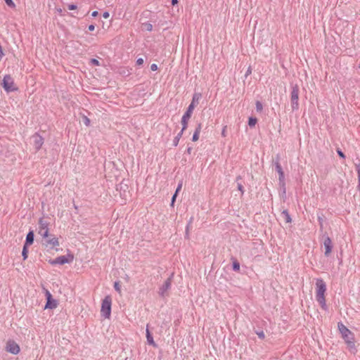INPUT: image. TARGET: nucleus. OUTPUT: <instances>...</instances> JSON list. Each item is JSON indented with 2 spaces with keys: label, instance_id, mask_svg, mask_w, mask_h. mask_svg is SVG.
Masks as SVG:
<instances>
[{
  "label": "nucleus",
  "instance_id": "obj_1",
  "mask_svg": "<svg viewBox=\"0 0 360 360\" xmlns=\"http://www.w3.org/2000/svg\"><path fill=\"white\" fill-rule=\"evenodd\" d=\"M326 286L324 281L321 278L316 279V298L322 308L326 307L325 292Z\"/></svg>",
  "mask_w": 360,
  "mask_h": 360
},
{
  "label": "nucleus",
  "instance_id": "obj_2",
  "mask_svg": "<svg viewBox=\"0 0 360 360\" xmlns=\"http://www.w3.org/2000/svg\"><path fill=\"white\" fill-rule=\"evenodd\" d=\"M338 330H340L342 338L345 340L346 344L350 348L354 347V334L343 324L338 323Z\"/></svg>",
  "mask_w": 360,
  "mask_h": 360
},
{
  "label": "nucleus",
  "instance_id": "obj_3",
  "mask_svg": "<svg viewBox=\"0 0 360 360\" xmlns=\"http://www.w3.org/2000/svg\"><path fill=\"white\" fill-rule=\"evenodd\" d=\"M198 97H196L195 95L193 98L191 103L189 105L186 112L182 116L181 118V124H182V131L186 130L188 127V120L191 118L193 110L195 108L196 104L198 103Z\"/></svg>",
  "mask_w": 360,
  "mask_h": 360
},
{
  "label": "nucleus",
  "instance_id": "obj_4",
  "mask_svg": "<svg viewBox=\"0 0 360 360\" xmlns=\"http://www.w3.org/2000/svg\"><path fill=\"white\" fill-rule=\"evenodd\" d=\"M112 300L110 295H106L102 300L101 307V315L105 319H109L111 316Z\"/></svg>",
  "mask_w": 360,
  "mask_h": 360
},
{
  "label": "nucleus",
  "instance_id": "obj_5",
  "mask_svg": "<svg viewBox=\"0 0 360 360\" xmlns=\"http://www.w3.org/2000/svg\"><path fill=\"white\" fill-rule=\"evenodd\" d=\"M60 243L58 240V238L53 236L49 239H47L45 240V242L43 243V245L44 246L45 249L47 251L55 250V251H58V247L59 246Z\"/></svg>",
  "mask_w": 360,
  "mask_h": 360
},
{
  "label": "nucleus",
  "instance_id": "obj_6",
  "mask_svg": "<svg viewBox=\"0 0 360 360\" xmlns=\"http://www.w3.org/2000/svg\"><path fill=\"white\" fill-rule=\"evenodd\" d=\"M74 260V256L72 254H68V255H63L58 257L53 260L49 261V263L52 265L56 264H65L66 263H70Z\"/></svg>",
  "mask_w": 360,
  "mask_h": 360
},
{
  "label": "nucleus",
  "instance_id": "obj_7",
  "mask_svg": "<svg viewBox=\"0 0 360 360\" xmlns=\"http://www.w3.org/2000/svg\"><path fill=\"white\" fill-rule=\"evenodd\" d=\"M6 351L12 354H18L20 352V347L18 343L13 340H8L6 343Z\"/></svg>",
  "mask_w": 360,
  "mask_h": 360
},
{
  "label": "nucleus",
  "instance_id": "obj_8",
  "mask_svg": "<svg viewBox=\"0 0 360 360\" xmlns=\"http://www.w3.org/2000/svg\"><path fill=\"white\" fill-rule=\"evenodd\" d=\"M3 87L7 92L15 91L18 89L14 86V82L11 75H5L3 79Z\"/></svg>",
  "mask_w": 360,
  "mask_h": 360
},
{
  "label": "nucleus",
  "instance_id": "obj_9",
  "mask_svg": "<svg viewBox=\"0 0 360 360\" xmlns=\"http://www.w3.org/2000/svg\"><path fill=\"white\" fill-rule=\"evenodd\" d=\"M290 100L292 109L293 110H297L299 108V88L297 86H295L292 88L290 95Z\"/></svg>",
  "mask_w": 360,
  "mask_h": 360
},
{
  "label": "nucleus",
  "instance_id": "obj_10",
  "mask_svg": "<svg viewBox=\"0 0 360 360\" xmlns=\"http://www.w3.org/2000/svg\"><path fill=\"white\" fill-rule=\"evenodd\" d=\"M45 295L46 297V303L44 307V309H52L56 308L58 306V302L56 300H54L53 298L52 295L48 290H46Z\"/></svg>",
  "mask_w": 360,
  "mask_h": 360
},
{
  "label": "nucleus",
  "instance_id": "obj_11",
  "mask_svg": "<svg viewBox=\"0 0 360 360\" xmlns=\"http://www.w3.org/2000/svg\"><path fill=\"white\" fill-rule=\"evenodd\" d=\"M39 233L42 236L43 238L49 237V229L48 228V224L44 221L42 219L39 220Z\"/></svg>",
  "mask_w": 360,
  "mask_h": 360
},
{
  "label": "nucleus",
  "instance_id": "obj_12",
  "mask_svg": "<svg viewBox=\"0 0 360 360\" xmlns=\"http://www.w3.org/2000/svg\"><path fill=\"white\" fill-rule=\"evenodd\" d=\"M325 248V255L328 256L332 251V241L329 237H327L323 242Z\"/></svg>",
  "mask_w": 360,
  "mask_h": 360
},
{
  "label": "nucleus",
  "instance_id": "obj_13",
  "mask_svg": "<svg viewBox=\"0 0 360 360\" xmlns=\"http://www.w3.org/2000/svg\"><path fill=\"white\" fill-rule=\"evenodd\" d=\"M170 286H171V281L169 279H167L160 290V294L162 296H164L166 294L167 291L169 289Z\"/></svg>",
  "mask_w": 360,
  "mask_h": 360
},
{
  "label": "nucleus",
  "instance_id": "obj_14",
  "mask_svg": "<svg viewBox=\"0 0 360 360\" xmlns=\"http://www.w3.org/2000/svg\"><path fill=\"white\" fill-rule=\"evenodd\" d=\"M34 241V233L32 231H30L26 236V242L25 245H30L33 243Z\"/></svg>",
  "mask_w": 360,
  "mask_h": 360
},
{
  "label": "nucleus",
  "instance_id": "obj_15",
  "mask_svg": "<svg viewBox=\"0 0 360 360\" xmlns=\"http://www.w3.org/2000/svg\"><path fill=\"white\" fill-rule=\"evenodd\" d=\"M200 129H201V125L199 124L198 127L195 129V131L193 135V137H192L193 141H197L199 139Z\"/></svg>",
  "mask_w": 360,
  "mask_h": 360
},
{
  "label": "nucleus",
  "instance_id": "obj_16",
  "mask_svg": "<svg viewBox=\"0 0 360 360\" xmlns=\"http://www.w3.org/2000/svg\"><path fill=\"white\" fill-rule=\"evenodd\" d=\"M146 338H147V341H148V344H150L154 347L156 346V345L153 340V338L148 328L146 329Z\"/></svg>",
  "mask_w": 360,
  "mask_h": 360
},
{
  "label": "nucleus",
  "instance_id": "obj_17",
  "mask_svg": "<svg viewBox=\"0 0 360 360\" xmlns=\"http://www.w3.org/2000/svg\"><path fill=\"white\" fill-rule=\"evenodd\" d=\"M257 122V119L255 117H250L248 120V124L250 127H254Z\"/></svg>",
  "mask_w": 360,
  "mask_h": 360
},
{
  "label": "nucleus",
  "instance_id": "obj_18",
  "mask_svg": "<svg viewBox=\"0 0 360 360\" xmlns=\"http://www.w3.org/2000/svg\"><path fill=\"white\" fill-rule=\"evenodd\" d=\"M22 255L23 257L24 260L27 259V258L28 257V250H27V245H24V246H23Z\"/></svg>",
  "mask_w": 360,
  "mask_h": 360
},
{
  "label": "nucleus",
  "instance_id": "obj_19",
  "mask_svg": "<svg viewBox=\"0 0 360 360\" xmlns=\"http://www.w3.org/2000/svg\"><path fill=\"white\" fill-rule=\"evenodd\" d=\"M36 143L37 145V148L39 149L41 148V146H42V143H43L42 138L40 137V136H37V140H36Z\"/></svg>",
  "mask_w": 360,
  "mask_h": 360
},
{
  "label": "nucleus",
  "instance_id": "obj_20",
  "mask_svg": "<svg viewBox=\"0 0 360 360\" xmlns=\"http://www.w3.org/2000/svg\"><path fill=\"white\" fill-rule=\"evenodd\" d=\"M183 132H184V131H181V132H180V133H179V134L176 137H175V139H174V145L175 146L178 145L179 141V139H180V138H181V135H182Z\"/></svg>",
  "mask_w": 360,
  "mask_h": 360
},
{
  "label": "nucleus",
  "instance_id": "obj_21",
  "mask_svg": "<svg viewBox=\"0 0 360 360\" xmlns=\"http://www.w3.org/2000/svg\"><path fill=\"white\" fill-rule=\"evenodd\" d=\"M143 26H144L145 29L148 32H151L153 30V25L150 22L145 23L143 25Z\"/></svg>",
  "mask_w": 360,
  "mask_h": 360
},
{
  "label": "nucleus",
  "instance_id": "obj_22",
  "mask_svg": "<svg viewBox=\"0 0 360 360\" xmlns=\"http://www.w3.org/2000/svg\"><path fill=\"white\" fill-rule=\"evenodd\" d=\"M114 288L117 292H118L120 294L121 293V286H120V282H118V281L115 282Z\"/></svg>",
  "mask_w": 360,
  "mask_h": 360
},
{
  "label": "nucleus",
  "instance_id": "obj_23",
  "mask_svg": "<svg viewBox=\"0 0 360 360\" xmlns=\"http://www.w3.org/2000/svg\"><path fill=\"white\" fill-rule=\"evenodd\" d=\"M255 105L258 112H261L263 110V105L260 101H257Z\"/></svg>",
  "mask_w": 360,
  "mask_h": 360
},
{
  "label": "nucleus",
  "instance_id": "obj_24",
  "mask_svg": "<svg viewBox=\"0 0 360 360\" xmlns=\"http://www.w3.org/2000/svg\"><path fill=\"white\" fill-rule=\"evenodd\" d=\"M6 4L11 7V8H14L15 6V4H14V2L13 1V0H4Z\"/></svg>",
  "mask_w": 360,
  "mask_h": 360
},
{
  "label": "nucleus",
  "instance_id": "obj_25",
  "mask_svg": "<svg viewBox=\"0 0 360 360\" xmlns=\"http://www.w3.org/2000/svg\"><path fill=\"white\" fill-rule=\"evenodd\" d=\"M233 268L235 271H238L240 270V264L238 262H234L233 264Z\"/></svg>",
  "mask_w": 360,
  "mask_h": 360
},
{
  "label": "nucleus",
  "instance_id": "obj_26",
  "mask_svg": "<svg viewBox=\"0 0 360 360\" xmlns=\"http://www.w3.org/2000/svg\"><path fill=\"white\" fill-rule=\"evenodd\" d=\"M91 63L94 65H100V63H99V61L97 60V59H95V58H93L91 60Z\"/></svg>",
  "mask_w": 360,
  "mask_h": 360
},
{
  "label": "nucleus",
  "instance_id": "obj_27",
  "mask_svg": "<svg viewBox=\"0 0 360 360\" xmlns=\"http://www.w3.org/2000/svg\"><path fill=\"white\" fill-rule=\"evenodd\" d=\"M277 169H278V172L280 174V179L283 178V172L282 171L281 167L279 165H278Z\"/></svg>",
  "mask_w": 360,
  "mask_h": 360
},
{
  "label": "nucleus",
  "instance_id": "obj_28",
  "mask_svg": "<svg viewBox=\"0 0 360 360\" xmlns=\"http://www.w3.org/2000/svg\"><path fill=\"white\" fill-rule=\"evenodd\" d=\"M226 126H224L222 129V131H221V136L223 137H226Z\"/></svg>",
  "mask_w": 360,
  "mask_h": 360
},
{
  "label": "nucleus",
  "instance_id": "obj_29",
  "mask_svg": "<svg viewBox=\"0 0 360 360\" xmlns=\"http://www.w3.org/2000/svg\"><path fill=\"white\" fill-rule=\"evenodd\" d=\"M257 334L259 336V338H261V339H264L265 338V335H264V333L263 331L257 333Z\"/></svg>",
  "mask_w": 360,
  "mask_h": 360
},
{
  "label": "nucleus",
  "instance_id": "obj_30",
  "mask_svg": "<svg viewBox=\"0 0 360 360\" xmlns=\"http://www.w3.org/2000/svg\"><path fill=\"white\" fill-rule=\"evenodd\" d=\"M143 62H144V61H143V58H138V59H137V60H136V64H137L138 65H143Z\"/></svg>",
  "mask_w": 360,
  "mask_h": 360
},
{
  "label": "nucleus",
  "instance_id": "obj_31",
  "mask_svg": "<svg viewBox=\"0 0 360 360\" xmlns=\"http://www.w3.org/2000/svg\"><path fill=\"white\" fill-rule=\"evenodd\" d=\"M77 6L75 5V4H70L68 6V9L70 10V11H72V10H76L77 9Z\"/></svg>",
  "mask_w": 360,
  "mask_h": 360
},
{
  "label": "nucleus",
  "instance_id": "obj_32",
  "mask_svg": "<svg viewBox=\"0 0 360 360\" xmlns=\"http://www.w3.org/2000/svg\"><path fill=\"white\" fill-rule=\"evenodd\" d=\"M150 70L152 71H156L158 70V65L156 64H155V63L152 64L150 65Z\"/></svg>",
  "mask_w": 360,
  "mask_h": 360
},
{
  "label": "nucleus",
  "instance_id": "obj_33",
  "mask_svg": "<svg viewBox=\"0 0 360 360\" xmlns=\"http://www.w3.org/2000/svg\"><path fill=\"white\" fill-rule=\"evenodd\" d=\"M84 124L86 126L90 124V120L87 117H84Z\"/></svg>",
  "mask_w": 360,
  "mask_h": 360
},
{
  "label": "nucleus",
  "instance_id": "obj_34",
  "mask_svg": "<svg viewBox=\"0 0 360 360\" xmlns=\"http://www.w3.org/2000/svg\"><path fill=\"white\" fill-rule=\"evenodd\" d=\"M176 195L177 194L176 193H174V195H173L172 198V203H171V205L173 206L174 205V203L176 200Z\"/></svg>",
  "mask_w": 360,
  "mask_h": 360
},
{
  "label": "nucleus",
  "instance_id": "obj_35",
  "mask_svg": "<svg viewBox=\"0 0 360 360\" xmlns=\"http://www.w3.org/2000/svg\"><path fill=\"white\" fill-rule=\"evenodd\" d=\"M109 16H110V13H109L108 12H107V11H106V12H104V13H103V17L104 18H105V19L108 18H109Z\"/></svg>",
  "mask_w": 360,
  "mask_h": 360
},
{
  "label": "nucleus",
  "instance_id": "obj_36",
  "mask_svg": "<svg viewBox=\"0 0 360 360\" xmlns=\"http://www.w3.org/2000/svg\"><path fill=\"white\" fill-rule=\"evenodd\" d=\"M338 154L339 155V156L342 158H345V156L344 155V153L341 151V150H338Z\"/></svg>",
  "mask_w": 360,
  "mask_h": 360
},
{
  "label": "nucleus",
  "instance_id": "obj_37",
  "mask_svg": "<svg viewBox=\"0 0 360 360\" xmlns=\"http://www.w3.org/2000/svg\"><path fill=\"white\" fill-rule=\"evenodd\" d=\"M89 31H94L95 30V26L94 25H90L88 27Z\"/></svg>",
  "mask_w": 360,
  "mask_h": 360
},
{
  "label": "nucleus",
  "instance_id": "obj_38",
  "mask_svg": "<svg viewBox=\"0 0 360 360\" xmlns=\"http://www.w3.org/2000/svg\"><path fill=\"white\" fill-rule=\"evenodd\" d=\"M98 11H95L92 12L91 15L93 17H96L98 15Z\"/></svg>",
  "mask_w": 360,
  "mask_h": 360
},
{
  "label": "nucleus",
  "instance_id": "obj_39",
  "mask_svg": "<svg viewBox=\"0 0 360 360\" xmlns=\"http://www.w3.org/2000/svg\"><path fill=\"white\" fill-rule=\"evenodd\" d=\"M286 221L287 222H290L291 221V218H290V217L288 214H287Z\"/></svg>",
  "mask_w": 360,
  "mask_h": 360
},
{
  "label": "nucleus",
  "instance_id": "obj_40",
  "mask_svg": "<svg viewBox=\"0 0 360 360\" xmlns=\"http://www.w3.org/2000/svg\"><path fill=\"white\" fill-rule=\"evenodd\" d=\"M181 185H179L178 186V188H176V191L175 193L177 194V193L181 190Z\"/></svg>",
  "mask_w": 360,
  "mask_h": 360
},
{
  "label": "nucleus",
  "instance_id": "obj_41",
  "mask_svg": "<svg viewBox=\"0 0 360 360\" xmlns=\"http://www.w3.org/2000/svg\"><path fill=\"white\" fill-rule=\"evenodd\" d=\"M178 3V0H172V5H175Z\"/></svg>",
  "mask_w": 360,
  "mask_h": 360
},
{
  "label": "nucleus",
  "instance_id": "obj_42",
  "mask_svg": "<svg viewBox=\"0 0 360 360\" xmlns=\"http://www.w3.org/2000/svg\"><path fill=\"white\" fill-rule=\"evenodd\" d=\"M57 11H58V12L59 13H62V9H61V8H58V9H57Z\"/></svg>",
  "mask_w": 360,
  "mask_h": 360
},
{
  "label": "nucleus",
  "instance_id": "obj_43",
  "mask_svg": "<svg viewBox=\"0 0 360 360\" xmlns=\"http://www.w3.org/2000/svg\"><path fill=\"white\" fill-rule=\"evenodd\" d=\"M191 148H188V150H187V151H188V153H189V154H190V153H191Z\"/></svg>",
  "mask_w": 360,
  "mask_h": 360
},
{
  "label": "nucleus",
  "instance_id": "obj_44",
  "mask_svg": "<svg viewBox=\"0 0 360 360\" xmlns=\"http://www.w3.org/2000/svg\"><path fill=\"white\" fill-rule=\"evenodd\" d=\"M251 73V70H248V74H250Z\"/></svg>",
  "mask_w": 360,
  "mask_h": 360
}]
</instances>
